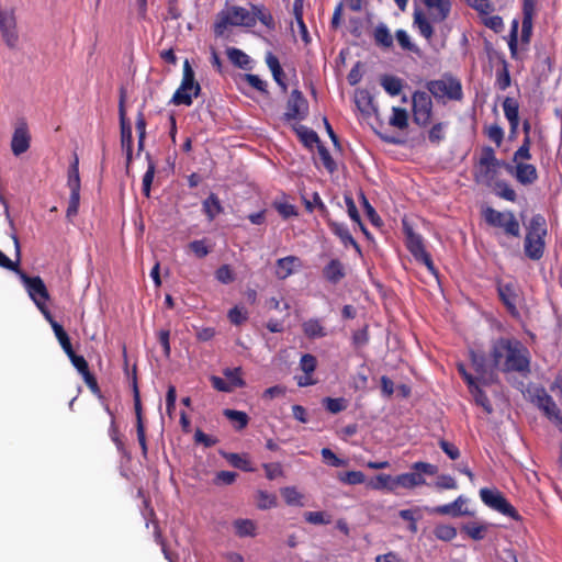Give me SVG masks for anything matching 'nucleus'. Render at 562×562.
<instances>
[{
	"mask_svg": "<svg viewBox=\"0 0 562 562\" xmlns=\"http://www.w3.org/2000/svg\"><path fill=\"white\" fill-rule=\"evenodd\" d=\"M472 363L475 368V371L477 373L476 378H473L471 374H469L464 367L462 364H459V372L462 374L464 380L467 381L470 392L473 395L476 404L482 406L485 412L491 413L492 406L486 397V395L483 393L480 384L487 385L494 382L495 378L492 371H487L484 366V359L482 356L472 355Z\"/></svg>",
	"mask_w": 562,
	"mask_h": 562,
	"instance_id": "nucleus-3",
	"label": "nucleus"
},
{
	"mask_svg": "<svg viewBox=\"0 0 562 562\" xmlns=\"http://www.w3.org/2000/svg\"><path fill=\"white\" fill-rule=\"evenodd\" d=\"M154 177H155V166L154 164H149L148 165V169L147 171L145 172L144 177H143V193L146 195V196H149L150 194V187H151V183H153V180H154Z\"/></svg>",
	"mask_w": 562,
	"mask_h": 562,
	"instance_id": "nucleus-61",
	"label": "nucleus"
},
{
	"mask_svg": "<svg viewBox=\"0 0 562 562\" xmlns=\"http://www.w3.org/2000/svg\"><path fill=\"white\" fill-rule=\"evenodd\" d=\"M427 89L438 101H459L462 99L461 82L452 76H442L427 83Z\"/></svg>",
	"mask_w": 562,
	"mask_h": 562,
	"instance_id": "nucleus-6",
	"label": "nucleus"
},
{
	"mask_svg": "<svg viewBox=\"0 0 562 562\" xmlns=\"http://www.w3.org/2000/svg\"><path fill=\"white\" fill-rule=\"evenodd\" d=\"M307 101L299 90H293L288 101L285 117L292 121H301L307 115Z\"/></svg>",
	"mask_w": 562,
	"mask_h": 562,
	"instance_id": "nucleus-15",
	"label": "nucleus"
},
{
	"mask_svg": "<svg viewBox=\"0 0 562 562\" xmlns=\"http://www.w3.org/2000/svg\"><path fill=\"white\" fill-rule=\"evenodd\" d=\"M503 110L509 122L512 133H516L519 125L518 103L512 98H506L503 102Z\"/></svg>",
	"mask_w": 562,
	"mask_h": 562,
	"instance_id": "nucleus-24",
	"label": "nucleus"
},
{
	"mask_svg": "<svg viewBox=\"0 0 562 562\" xmlns=\"http://www.w3.org/2000/svg\"><path fill=\"white\" fill-rule=\"evenodd\" d=\"M296 132H297L300 139L307 147H313L314 145L318 144V142H319L317 134L307 127L300 126L296 130Z\"/></svg>",
	"mask_w": 562,
	"mask_h": 562,
	"instance_id": "nucleus-44",
	"label": "nucleus"
},
{
	"mask_svg": "<svg viewBox=\"0 0 562 562\" xmlns=\"http://www.w3.org/2000/svg\"><path fill=\"white\" fill-rule=\"evenodd\" d=\"M391 126L396 127L398 130H404L408 125V114L405 109L392 108V116L389 120Z\"/></svg>",
	"mask_w": 562,
	"mask_h": 562,
	"instance_id": "nucleus-37",
	"label": "nucleus"
},
{
	"mask_svg": "<svg viewBox=\"0 0 562 562\" xmlns=\"http://www.w3.org/2000/svg\"><path fill=\"white\" fill-rule=\"evenodd\" d=\"M501 166L482 165L475 168V178L480 183L486 186H493V181L496 179L498 169Z\"/></svg>",
	"mask_w": 562,
	"mask_h": 562,
	"instance_id": "nucleus-25",
	"label": "nucleus"
},
{
	"mask_svg": "<svg viewBox=\"0 0 562 562\" xmlns=\"http://www.w3.org/2000/svg\"><path fill=\"white\" fill-rule=\"evenodd\" d=\"M67 356L69 357L71 363L74 364V367L78 370V372L83 376L86 383L91 386V387H95L97 386V383H95V380L94 378L90 374L89 370H88V363L86 361V359L82 357V356H77L72 349H70L69 352H66Z\"/></svg>",
	"mask_w": 562,
	"mask_h": 562,
	"instance_id": "nucleus-23",
	"label": "nucleus"
},
{
	"mask_svg": "<svg viewBox=\"0 0 562 562\" xmlns=\"http://www.w3.org/2000/svg\"><path fill=\"white\" fill-rule=\"evenodd\" d=\"M373 37L376 45L383 48H390L393 45V36L387 26L383 23L375 26Z\"/></svg>",
	"mask_w": 562,
	"mask_h": 562,
	"instance_id": "nucleus-30",
	"label": "nucleus"
},
{
	"mask_svg": "<svg viewBox=\"0 0 562 562\" xmlns=\"http://www.w3.org/2000/svg\"><path fill=\"white\" fill-rule=\"evenodd\" d=\"M398 516L409 522L408 529L413 533L417 531V520H419L423 517L422 508L416 506L408 509H402L398 512Z\"/></svg>",
	"mask_w": 562,
	"mask_h": 562,
	"instance_id": "nucleus-33",
	"label": "nucleus"
},
{
	"mask_svg": "<svg viewBox=\"0 0 562 562\" xmlns=\"http://www.w3.org/2000/svg\"><path fill=\"white\" fill-rule=\"evenodd\" d=\"M79 160L76 156L74 159V162L70 165L69 171H68V188L71 192H80V177H79Z\"/></svg>",
	"mask_w": 562,
	"mask_h": 562,
	"instance_id": "nucleus-40",
	"label": "nucleus"
},
{
	"mask_svg": "<svg viewBox=\"0 0 562 562\" xmlns=\"http://www.w3.org/2000/svg\"><path fill=\"white\" fill-rule=\"evenodd\" d=\"M324 277L331 283L339 282L345 277L344 265L336 259H333L323 270Z\"/></svg>",
	"mask_w": 562,
	"mask_h": 562,
	"instance_id": "nucleus-26",
	"label": "nucleus"
},
{
	"mask_svg": "<svg viewBox=\"0 0 562 562\" xmlns=\"http://www.w3.org/2000/svg\"><path fill=\"white\" fill-rule=\"evenodd\" d=\"M429 16H426L424 13L416 11L414 13V24L418 27L420 34L427 40L431 38L434 34V29L431 26Z\"/></svg>",
	"mask_w": 562,
	"mask_h": 562,
	"instance_id": "nucleus-34",
	"label": "nucleus"
},
{
	"mask_svg": "<svg viewBox=\"0 0 562 562\" xmlns=\"http://www.w3.org/2000/svg\"><path fill=\"white\" fill-rule=\"evenodd\" d=\"M324 405L327 411H329L333 414H337L347 408L348 402H347V400H345L342 397H338V398L326 397L324 400Z\"/></svg>",
	"mask_w": 562,
	"mask_h": 562,
	"instance_id": "nucleus-47",
	"label": "nucleus"
},
{
	"mask_svg": "<svg viewBox=\"0 0 562 562\" xmlns=\"http://www.w3.org/2000/svg\"><path fill=\"white\" fill-rule=\"evenodd\" d=\"M481 15H490L494 11V4L490 0H465Z\"/></svg>",
	"mask_w": 562,
	"mask_h": 562,
	"instance_id": "nucleus-45",
	"label": "nucleus"
},
{
	"mask_svg": "<svg viewBox=\"0 0 562 562\" xmlns=\"http://www.w3.org/2000/svg\"><path fill=\"white\" fill-rule=\"evenodd\" d=\"M228 58L237 66L244 67L248 64V56L237 48H228L227 49Z\"/></svg>",
	"mask_w": 562,
	"mask_h": 562,
	"instance_id": "nucleus-57",
	"label": "nucleus"
},
{
	"mask_svg": "<svg viewBox=\"0 0 562 562\" xmlns=\"http://www.w3.org/2000/svg\"><path fill=\"white\" fill-rule=\"evenodd\" d=\"M31 134L25 121L16 122L11 139V150L13 155L20 156L30 148Z\"/></svg>",
	"mask_w": 562,
	"mask_h": 562,
	"instance_id": "nucleus-13",
	"label": "nucleus"
},
{
	"mask_svg": "<svg viewBox=\"0 0 562 562\" xmlns=\"http://www.w3.org/2000/svg\"><path fill=\"white\" fill-rule=\"evenodd\" d=\"M132 144L133 136L131 125H121V146L126 154L127 162L132 159Z\"/></svg>",
	"mask_w": 562,
	"mask_h": 562,
	"instance_id": "nucleus-39",
	"label": "nucleus"
},
{
	"mask_svg": "<svg viewBox=\"0 0 562 562\" xmlns=\"http://www.w3.org/2000/svg\"><path fill=\"white\" fill-rule=\"evenodd\" d=\"M498 294L507 310L513 315H518L519 291L512 283H502L498 285Z\"/></svg>",
	"mask_w": 562,
	"mask_h": 562,
	"instance_id": "nucleus-20",
	"label": "nucleus"
},
{
	"mask_svg": "<svg viewBox=\"0 0 562 562\" xmlns=\"http://www.w3.org/2000/svg\"><path fill=\"white\" fill-rule=\"evenodd\" d=\"M323 460L333 467H344L346 461L339 459L329 448H323L322 451Z\"/></svg>",
	"mask_w": 562,
	"mask_h": 562,
	"instance_id": "nucleus-60",
	"label": "nucleus"
},
{
	"mask_svg": "<svg viewBox=\"0 0 562 562\" xmlns=\"http://www.w3.org/2000/svg\"><path fill=\"white\" fill-rule=\"evenodd\" d=\"M434 486L438 490H456L458 487L456 480L450 475H439Z\"/></svg>",
	"mask_w": 562,
	"mask_h": 562,
	"instance_id": "nucleus-59",
	"label": "nucleus"
},
{
	"mask_svg": "<svg viewBox=\"0 0 562 562\" xmlns=\"http://www.w3.org/2000/svg\"><path fill=\"white\" fill-rule=\"evenodd\" d=\"M434 533L442 541H450L457 537V529L450 525H438L434 529Z\"/></svg>",
	"mask_w": 562,
	"mask_h": 562,
	"instance_id": "nucleus-46",
	"label": "nucleus"
},
{
	"mask_svg": "<svg viewBox=\"0 0 562 562\" xmlns=\"http://www.w3.org/2000/svg\"><path fill=\"white\" fill-rule=\"evenodd\" d=\"M530 145V137L526 136L521 146L514 153L510 165L528 162L531 158Z\"/></svg>",
	"mask_w": 562,
	"mask_h": 562,
	"instance_id": "nucleus-36",
	"label": "nucleus"
},
{
	"mask_svg": "<svg viewBox=\"0 0 562 562\" xmlns=\"http://www.w3.org/2000/svg\"><path fill=\"white\" fill-rule=\"evenodd\" d=\"M506 169L522 186H531L538 180V171L532 164L507 165Z\"/></svg>",
	"mask_w": 562,
	"mask_h": 562,
	"instance_id": "nucleus-14",
	"label": "nucleus"
},
{
	"mask_svg": "<svg viewBox=\"0 0 562 562\" xmlns=\"http://www.w3.org/2000/svg\"><path fill=\"white\" fill-rule=\"evenodd\" d=\"M237 474L232 471H221L216 474L214 483L217 485H229L236 480Z\"/></svg>",
	"mask_w": 562,
	"mask_h": 562,
	"instance_id": "nucleus-64",
	"label": "nucleus"
},
{
	"mask_svg": "<svg viewBox=\"0 0 562 562\" xmlns=\"http://www.w3.org/2000/svg\"><path fill=\"white\" fill-rule=\"evenodd\" d=\"M203 212L209 221H213L218 214L223 212V206L220 199L215 194H210L202 203Z\"/></svg>",
	"mask_w": 562,
	"mask_h": 562,
	"instance_id": "nucleus-28",
	"label": "nucleus"
},
{
	"mask_svg": "<svg viewBox=\"0 0 562 562\" xmlns=\"http://www.w3.org/2000/svg\"><path fill=\"white\" fill-rule=\"evenodd\" d=\"M406 243H407V247H408L409 251L412 252V255L414 256V258L417 261H420L422 263H424L427 267V269L434 273L435 272L434 263L431 261L430 256L424 248L420 236H418L412 232H408Z\"/></svg>",
	"mask_w": 562,
	"mask_h": 562,
	"instance_id": "nucleus-17",
	"label": "nucleus"
},
{
	"mask_svg": "<svg viewBox=\"0 0 562 562\" xmlns=\"http://www.w3.org/2000/svg\"><path fill=\"white\" fill-rule=\"evenodd\" d=\"M482 165H492V167L501 166V162L495 157V153H494L493 148L486 147L482 150L477 166H482Z\"/></svg>",
	"mask_w": 562,
	"mask_h": 562,
	"instance_id": "nucleus-58",
	"label": "nucleus"
},
{
	"mask_svg": "<svg viewBox=\"0 0 562 562\" xmlns=\"http://www.w3.org/2000/svg\"><path fill=\"white\" fill-rule=\"evenodd\" d=\"M394 482L396 483V490L398 487L405 490H413L417 486H422L426 484V480L418 471L402 473L400 475L394 476Z\"/></svg>",
	"mask_w": 562,
	"mask_h": 562,
	"instance_id": "nucleus-21",
	"label": "nucleus"
},
{
	"mask_svg": "<svg viewBox=\"0 0 562 562\" xmlns=\"http://www.w3.org/2000/svg\"><path fill=\"white\" fill-rule=\"evenodd\" d=\"M224 375L227 378L228 384L232 385V389L235 387H241L244 386L245 382L241 379V369L240 368H234V369H225Z\"/></svg>",
	"mask_w": 562,
	"mask_h": 562,
	"instance_id": "nucleus-49",
	"label": "nucleus"
},
{
	"mask_svg": "<svg viewBox=\"0 0 562 562\" xmlns=\"http://www.w3.org/2000/svg\"><path fill=\"white\" fill-rule=\"evenodd\" d=\"M0 31L5 45L9 48H16L19 44V32L13 9L0 11Z\"/></svg>",
	"mask_w": 562,
	"mask_h": 562,
	"instance_id": "nucleus-11",
	"label": "nucleus"
},
{
	"mask_svg": "<svg viewBox=\"0 0 562 562\" xmlns=\"http://www.w3.org/2000/svg\"><path fill=\"white\" fill-rule=\"evenodd\" d=\"M316 358L312 355H304L300 360V368L304 373L312 374L316 369Z\"/></svg>",
	"mask_w": 562,
	"mask_h": 562,
	"instance_id": "nucleus-62",
	"label": "nucleus"
},
{
	"mask_svg": "<svg viewBox=\"0 0 562 562\" xmlns=\"http://www.w3.org/2000/svg\"><path fill=\"white\" fill-rule=\"evenodd\" d=\"M79 203H80V192H76V191L71 192L70 191L68 207H67V212H66L67 218L71 220L74 216L77 215L78 209H79Z\"/></svg>",
	"mask_w": 562,
	"mask_h": 562,
	"instance_id": "nucleus-56",
	"label": "nucleus"
},
{
	"mask_svg": "<svg viewBox=\"0 0 562 562\" xmlns=\"http://www.w3.org/2000/svg\"><path fill=\"white\" fill-rule=\"evenodd\" d=\"M467 498L460 495L454 502L432 508L430 512L439 515H450L453 517L467 515L468 510L463 509Z\"/></svg>",
	"mask_w": 562,
	"mask_h": 562,
	"instance_id": "nucleus-22",
	"label": "nucleus"
},
{
	"mask_svg": "<svg viewBox=\"0 0 562 562\" xmlns=\"http://www.w3.org/2000/svg\"><path fill=\"white\" fill-rule=\"evenodd\" d=\"M224 415L235 424L237 429H243L248 424V416L246 413L241 411H235V409H225Z\"/></svg>",
	"mask_w": 562,
	"mask_h": 562,
	"instance_id": "nucleus-42",
	"label": "nucleus"
},
{
	"mask_svg": "<svg viewBox=\"0 0 562 562\" xmlns=\"http://www.w3.org/2000/svg\"><path fill=\"white\" fill-rule=\"evenodd\" d=\"M491 364L503 372L527 373L530 368V352L517 339L499 338L490 351Z\"/></svg>",
	"mask_w": 562,
	"mask_h": 562,
	"instance_id": "nucleus-1",
	"label": "nucleus"
},
{
	"mask_svg": "<svg viewBox=\"0 0 562 562\" xmlns=\"http://www.w3.org/2000/svg\"><path fill=\"white\" fill-rule=\"evenodd\" d=\"M304 518L313 525H326L330 522L329 517L323 512H306Z\"/></svg>",
	"mask_w": 562,
	"mask_h": 562,
	"instance_id": "nucleus-55",
	"label": "nucleus"
},
{
	"mask_svg": "<svg viewBox=\"0 0 562 562\" xmlns=\"http://www.w3.org/2000/svg\"><path fill=\"white\" fill-rule=\"evenodd\" d=\"M52 328H53L54 334H55L56 338L58 339L61 348L64 349V351L69 352L70 349H72V347H71L69 337L66 334V331L64 330V328L61 327V325H59L58 323H54Z\"/></svg>",
	"mask_w": 562,
	"mask_h": 562,
	"instance_id": "nucleus-51",
	"label": "nucleus"
},
{
	"mask_svg": "<svg viewBox=\"0 0 562 562\" xmlns=\"http://www.w3.org/2000/svg\"><path fill=\"white\" fill-rule=\"evenodd\" d=\"M431 22H443L450 14L452 0H420Z\"/></svg>",
	"mask_w": 562,
	"mask_h": 562,
	"instance_id": "nucleus-16",
	"label": "nucleus"
},
{
	"mask_svg": "<svg viewBox=\"0 0 562 562\" xmlns=\"http://www.w3.org/2000/svg\"><path fill=\"white\" fill-rule=\"evenodd\" d=\"M330 227L331 231L341 239V241L345 245L350 244L358 248L357 243L355 241L351 234L349 233V229L345 225L338 223H330Z\"/></svg>",
	"mask_w": 562,
	"mask_h": 562,
	"instance_id": "nucleus-43",
	"label": "nucleus"
},
{
	"mask_svg": "<svg viewBox=\"0 0 562 562\" xmlns=\"http://www.w3.org/2000/svg\"><path fill=\"white\" fill-rule=\"evenodd\" d=\"M284 502L290 506L303 507L304 495L294 486H286L280 490Z\"/></svg>",
	"mask_w": 562,
	"mask_h": 562,
	"instance_id": "nucleus-29",
	"label": "nucleus"
},
{
	"mask_svg": "<svg viewBox=\"0 0 562 562\" xmlns=\"http://www.w3.org/2000/svg\"><path fill=\"white\" fill-rule=\"evenodd\" d=\"M494 191L498 196L507 201H516L517 195L515 190L505 181H496L494 184Z\"/></svg>",
	"mask_w": 562,
	"mask_h": 562,
	"instance_id": "nucleus-41",
	"label": "nucleus"
},
{
	"mask_svg": "<svg viewBox=\"0 0 562 562\" xmlns=\"http://www.w3.org/2000/svg\"><path fill=\"white\" fill-rule=\"evenodd\" d=\"M257 20L267 29L274 27L272 15L263 7L252 5L251 11L238 5L226 7L216 16L214 32L222 36L228 26L252 27Z\"/></svg>",
	"mask_w": 562,
	"mask_h": 562,
	"instance_id": "nucleus-2",
	"label": "nucleus"
},
{
	"mask_svg": "<svg viewBox=\"0 0 562 562\" xmlns=\"http://www.w3.org/2000/svg\"><path fill=\"white\" fill-rule=\"evenodd\" d=\"M302 268L303 262L299 257L286 256L277 260L274 273L278 279L284 280L300 271Z\"/></svg>",
	"mask_w": 562,
	"mask_h": 562,
	"instance_id": "nucleus-19",
	"label": "nucleus"
},
{
	"mask_svg": "<svg viewBox=\"0 0 562 562\" xmlns=\"http://www.w3.org/2000/svg\"><path fill=\"white\" fill-rule=\"evenodd\" d=\"M396 40L400 44V46L405 49V50H409V52H416L417 50V47L416 45L411 41V36L408 35V33L404 30H398L396 31Z\"/></svg>",
	"mask_w": 562,
	"mask_h": 562,
	"instance_id": "nucleus-53",
	"label": "nucleus"
},
{
	"mask_svg": "<svg viewBox=\"0 0 562 562\" xmlns=\"http://www.w3.org/2000/svg\"><path fill=\"white\" fill-rule=\"evenodd\" d=\"M488 526L486 524H480L476 521L468 522L462 526V531L465 532L473 540H482Z\"/></svg>",
	"mask_w": 562,
	"mask_h": 562,
	"instance_id": "nucleus-35",
	"label": "nucleus"
},
{
	"mask_svg": "<svg viewBox=\"0 0 562 562\" xmlns=\"http://www.w3.org/2000/svg\"><path fill=\"white\" fill-rule=\"evenodd\" d=\"M201 87L194 79V71L188 59L183 63V76L180 87L176 90L171 102L176 105H191L193 98L200 93Z\"/></svg>",
	"mask_w": 562,
	"mask_h": 562,
	"instance_id": "nucleus-7",
	"label": "nucleus"
},
{
	"mask_svg": "<svg viewBox=\"0 0 562 562\" xmlns=\"http://www.w3.org/2000/svg\"><path fill=\"white\" fill-rule=\"evenodd\" d=\"M483 216L488 225L502 228L507 235L514 237L520 235V225L513 212H499L495 209L486 207L483 211Z\"/></svg>",
	"mask_w": 562,
	"mask_h": 562,
	"instance_id": "nucleus-8",
	"label": "nucleus"
},
{
	"mask_svg": "<svg viewBox=\"0 0 562 562\" xmlns=\"http://www.w3.org/2000/svg\"><path fill=\"white\" fill-rule=\"evenodd\" d=\"M537 0H522V22L520 41L524 44H529L532 34V23L536 13Z\"/></svg>",
	"mask_w": 562,
	"mask_h": 562,
	"instance_id": "nucleus-18",
	"label": "nucleus"
},
{
	"mask_svg": "<svg viewBox=\"0 0 562 562\" xmlns=\"http://www.w3.org/2000/svg\"><path fill=\"white\" fill-rule=\"evenodd\" d=\"M215 278L221 283L228 284L235 280V274L229 266L224 265L216 270Z\"/></svg>",
	"mask_w": 562,
	"mask_h": 562,
	"instance_id": "nucleus-54",
	"label": "nucleus"
},
{
	"mask_svg": "<svg viewBox=\"0 0 562 562\" xmlns=\"http://www.w3.org/2000/svg\"><path fill=\"white\" fill-rule=\"evenodd\" d=\"M235 533L238 537H254L256 536L257 526L250 519H236L233 522Z\"/></svg>",
	"mask_w": 562,
	"mask_h": 562,
	"instance_id": "nucleus-31",
	"label": "nucleus"
},
{
	"mask_svg": "<svg viewBox=\"0 0 562 562\" xmlns=\"http://www.w3.org/2000/svg\"><path fill=\"white\" fill-rule=\"evenodd\" d=\"M532 403L541 409L544 415L558 427L562 432V415L557 404L550 395L542 389L535 390L532 394Z\"/></svg>",
	"mask_w": 562,
	"mask_h": 562,
	"instance_id": "nucleus-10",
	"label": "nucleus"
},
{
	"mask_svg": "<svg viewBox=\"0 0 562 562\" xmlns=\"http://www.w3.org/2000/svg\"><path fill=\"white\" fill-rule=\"evenodd\" d=\"M412 469L415 470V471H418L420 473V475L424 476V474H427V475H435L437 474L438 472V468L431 463H427V462H415L413 465H412Z\"/></svg>",
	"mask_w": 562,
	"mask_h": 562,
	"instance_id": "nucleus-63",
	"label": "nucleus"
},
{
	"mask_svg": "<svg viewBox=\"0 0 562 562\" xmlns=\"http://www.w3.org/2000/svg\"><path fill=\"white\" fill-rule=\"evenodd\" d=\"M226 460L235 468L241 469L244 471L252 470L249 461L244 456L237 453H228L226 454Z\"/></svg>",
	"mask_w": 562,
	"mask_h": 562,
	"instance_id": "nucleus-52",
	"label": "nucleus"
},
{
	"mask_svg": "<svg viewBox=\"0 0 562 562\" xmlns=\"http://www.w3.org/2000/svg\"><path fill=\"white\" fill-rule=\"evenodd\" d=\"M368 487L376 491L386 490L389 492H395L396 483L394 482V476L389 474H379L374 480L368 482Z\"/></svg>",
	"mask_w": 562,
	"mask_h": 562,
	"instance_id": "nucleus-27",
	"label": "nucleus"
},
{
	"mask_svg": "<svg viewBox=\"0 0 562 562\" xmlns=\"http://www.w3.org/2000/svg\"><path fill=\"white\" fill-rule=\"evenodd\" d=\"M338 477L340 482L349 485L362 484L366 481V475L361 471H349L339 474Z\"/></svg>",
	"mask_w": 562,
	"mask_h": 562,
	"instance_id": "nucleus-48",
	"label": "nucleus"
},
{
	"mask_svg": "<svg viewBox=\"0 0 562 562\" xmlns=\"http://www.w3.org/2000/svg\"><path fill=\"white\" fill-rule=\"evenodd\" d=\"M412 99L414 122L426 126L431 119L432 101L430 97L426 92L416 91Z\"/></svg>",
	"mask_w": 562,
	"mask_h": 562,
	"instance_id": "nucleus-12",
	"label": "nucleus"
},
{
	"mask_svg": "<svg viewBox=\"0 0 562 562\" xmlns=\"http://www.w3.org/2000/svg\"><path fill=\"white\" fill-rule=\"evenodd\" d=\"M257 505L260 509H269L277 506V497L265 491L258 492Z\"/></svg>",
	"mask_w": 562,
	"mask_h": 562,
	"instance_id": "nucleus-50",
	"label": "nucleus"
},
{
	"mask_svg": "<svg viewBox=\"0 0 562 562\" xmlns=\"http://www.w3.org/2000/svg\"><path fill=\"white\" fill-rule=\"evenodd\" d=\"M12 239L15 248L16 262H13L2 251H0V266L18 272L35 305L46 303V301L49 299V295L43 280L40 277H29L24 272L18 270V262L20 261V243L16 235H12Z\"/></svg>",
	"mask_w": 562,
	"mask_h": 562,
	"instance_id": "nucleus-4",
	"label": "nucleus"
},
{
	"mask_svg": "<svg viewBox=\"0 0 562 562\" xmlns=\"http://www.w3.org/2000/svg\"><path fill=\"white\" fill-rule=\"evenodd\" d=\"M304 334L308 338H322L326 336V329L318 319L311 318L302 325Z\"/></svg>",
	"mask_w": 562,
	"mask_h": 562,
	"instance_id": "nucleus-32",
	"label": "nucleus"
},
{
	"mask_svg": "<svg viewBox=\"0 0 562 562\" xmlns=\"http://www.w3.org/2000/svg\"><path fill=\"white\" fill-rule=\"evenodd\" d=\"M381 86L390 95H397L401 93L403 82L400 78L394 76H383L381 78Z\"/></svg>",
	"mask_w": 562,
	"mask_h": 562,
	"instance_id": "nucleus-38",
	"label": "nucleus"
},
{
	"mask_svg": "<svg viewBox=\"0 0 562 562\" xmlns=\"http://www.w3.org/2000/svg\"><path fill=\"white\" fill-rule=\"evenodd\" d=\"M548 234L547 222L540 214L533 215L527 227L525 254L532 260H539L544 252V238Z\"/></svg>",
	"mask_w": 562,
	"mask_h": 562,
	"instance_id": "nucleus-5",
	"label": "nucleus"
},
{
	"mask_svg": "<svg viewBox=\"0 0 562 562\" xmlns=\"http://www.w3.org/2000/svg\"><path fill=\"white\" fill-rule=\"evenodd\" d=\"M480 497L482 502L493 510L501 513L504 516L519 520L520 516L517 510L508 503L505 496L496 488H481Z\"/></svg>",
	"mask_w": 562,
	"mask_h": 562,
	"instance_id": "nucleus-9",
	"label": "nucleus"
}]
</instances>
